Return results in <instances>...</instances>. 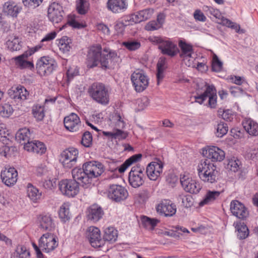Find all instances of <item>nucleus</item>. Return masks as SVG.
<instances>
[{
	"label": "nucleus",
	"mask_w": 258,
	"mask_h": 258,
	"mask_svg": "<svg viewBox=\"0 0 258 258\" xmlns=\"http://www.w3.org/2000/svg\"><path fill=\"white\" fill-rule=\"evenodd\" d=\"M158 48L162 54L170 57L174 56L177 52L176 44L169 40H164Z\"/></svg>",
	"instance_id": "nucleus-22"
},
{
	"label": "nucleus",
	"mask_w": 258,
	"mask_h": 258,
	"mask_svg": "<svg viewBox=\"0 0 258 258\" xmlns=\"http://www.w3.org/2000/svg\"><path fill=\"white\" fill-rule=\"evenodd\" d=\"M163 164L159 162H152L146 168V173L148 178L152 180H156L162 172Z\"/></svg>",
	"instance_id": "nucleus-18"
},
{
	"label": "nucleus",
	"mask_w": 258,
	"mask_h": 258,
	"mask_svg": "<svg viewBox=\"0 0 258 258\" xmlns=\"http://www.w3.org/2000/svg\"><path fill=\"white\" fill-rule=\"evenodd\" d=\"M67 24L73 28L77 29L82 28L85 26L83 23L78 22L74 15H71L69 17Z\"/></svg>",
	"instance_id": "nucleus-52"
},
{
	"label": "nucleus",
	"mask_w": 258,
	"mask_h": 258,
	"mask_svg": "<svg viewBox=\"0 0 258 258\" xmlns=\"http://www.w3.org/2000/svg\"><path fill=\"white\" fill-rule=\"evenodd\" d=\"M131 81L136 91L138 92L143 91L149 84L147 76L141 71L134 72L131 76Z\"/></svg>",
	"instance_id": "nucleus-12"
},
{
	"label": "nucleus",
	"mask_w": 258,
	"mask_h": 258,
	"mask_svg": "<svg viewBox=\"0 0 258 258\" xmlns=\"http://www.w3.org/2000/svg\"><path fill=\"white\" fill-rule=\"evenodd\" d=\"M29 252L25 247L20 246L17 248L12 258H29Z\"/></svg>",
	"instance_id": "nucleus-46"
},
{
	"label": "nucleus",
	"mask_w": 258,
	"mask_h": 258,
	"mask_svg": "<svg viewBox=\"0 0 258 258\" xmlns=\"http://www.w3.org/2000/svg\"><path fill=\"white\" fill-rule=\"evenodd\" d=\"M127 5L125 0H108L107 7L114 13H119L126 9Z\"/></svg>",
	"instance_id": "nucleus-24"
},
{
	"label": "nucleus",
	"mask_w": 258,
	"mask_h": 258,
	"mask_svg": "<svg viewBox=\"0 0 258 258\" xmlns=\"http://www.w3.org/2000/svg\"><path fill=\"white\" fill-rule=\"evenodd\" d=\"M102 134L104 136L108 137L111 139H125L126 137V135L124 134V132L118 129L116 130L113 132L103 131Z\"/></svg>",
	"instance_id": "nucleus-44"
},
{
	"label": "nucleus",
	"mask_w": 258,
	"mask_h": 258,
	"mask_svg": "<svg viewBox=\"0 0 258 258\" xmlns=\"http://www.w3.org/2000/svg\"><path fill=\"white\" fill-rule=\"evenodd\" d=\"M205 91L201 95L195 97L196 101L202 104L208 97L209 106L211 108H215L217 105V91L214 85H206Z\"/></svg>",
	"instance_id": "nucleus-8"
},
{
	"label": "nucleus",
	"mask_w": 258,
	"mask_h": 258,
	"mask_svg": "<svg viewBox=\"0 0 258 258\" xmlns=\"http://www.w3.org/2000/svg\"><path fill=\"white\" fill-rule=\"evenodd\" d=\"M78 154L77 149L69 148L61 153L60 161L64 168H71L76 164Z\"/></svg>",
	"instance_id": "nucleus-9"
},
{
	"label": "nucleus",
	"mask_w": 258,
	"mask_h": 258,
	"mask_svg": "<svg viewBox=\"0 0 258 258\" xmlns=\"http://www.w3.org/2000/svg\"><path fill=\"white\" fill-rule=\"evenodd\" d=\"M21 8L19 7L15 3L11 2L6 3L4 6V12L8 15L13 17H17L20 12Z\"/></svg>",
	"instance_id": "nucleus-31"
},
{
	"label": "nucleus",
	"mask_w": 258,
	"mask_h": 258,
	"mask_svg": "<svg viewBox=\"0 0 258 258\" xmlns=\"http://www.w3.org/2000/svg\"><path fill=\"white\" fill-rule=\"evenodd\" d=\"M219 115H221L222 118L226 121H230L232 118V111L230 110H218Z\"/></svg>",
	"instance_id": "nucleus-54"
},
{
	"label": "nucleus",
	"mask_w": 258,
	"mask_h": 258,
	"mask_svg": "<svg viewBox=\"0 0 258 258\" xmlns=\"http://www.w3.org/2000/svg\"><path fill=\"white\" fill-rule=\"evenodd\" d=\"M154 10L152 9H147L138 12L136 14H133L130 16L124 17L123 19L118 22L115 26V29L118 32H122L124 27L130 24V21L135 23L146 21L150 18L152 16Z\"/></svg>",
	"instance_id": "nucleus-4"
},
{
	"label": "nucleus",
	"mask_w": 258,
	"mask_h": 258,
	"mask_svg": "<svg viewBox=\"0 0 258 258\" xmlns=\"http://www.w3.org/2000/svg\"><path fill=\"white\" fill-rule=\"evenodd\" d=\"M21 41L19 38L14 35H11L9 36V39L7 41V45L9 49L12 51H17L20 50L21 45L20 44Z\"/></svg>",
	"instance_id": "nucleus-33"
},
{
	"label": "nucleus",
	"mask_w": 258,
	"mask_h": 258,
	"mask_svg": "<svg viewBox=\"0 0 258 258\" xmlns=\"http://www.w3.org/2000/svg\"><path fill=\"white\" fill-rule=\"evenodd\" d=\"M39 247L42 251L48 253L54 249L58 244L54 236L47 233L43 234L39 240Z\"/></svg>",
	"instance_id": "nucleus-10"
},
{
	"label": "nucleus",
	"mask_w": 258,
	"mask_h": 258,
	"mask_svg": "<svg viewBox=\"0 0 258 258\" xmlns=\"http://www.w3.org/2000/svg\"><path fill=\"white\" fill-rule=\"evenodd\" d=\"M140 202H145L150 197V194L147 189H143L138 194Z\"/></svg>",
	"instance_id": "nucleus-55"
},
{
	"label": "nucleus",
	"mask_w": 258,
	"mask_h": 258,
	"mask_svg": "<svg viewBox=\"0 0 258 258\" xmlns=\"http://www.w3.org/2000/svg\"><path fill=\"white\" fill-rule=\"evenodd\" d=\"M3 183L8 186L14 185L17 180L18 173L13 167L5 168L1 174Z\"/></svg>",
	"instance_id": "nucleus-19"
},
{
	"label": "nucleus",
	"mask_w": 258,
	"mask_h": 258,
	"mask_svg": "<svg viewBox=\"0 0 258 258\" xmlns=\"http://www.w3.org/2000/svg\"><path fill=\"white\" fill-rule=\"evenodd\" d=\"M237 230V235L239 239H243L246 238L249 234L248 229L244 223H237L235 226Z\"/></svg>",
	"instance_id": "nucleus-39"
},
{
	"label": "nucleus",
	"mask_w": 258,
	"mask_h": 258,
	"mask_svg": "<svg viewBox=\"0 0 258 258\" xmlns=\"http://www.w3.org/2000/svg\"><path fill=\"white\" fill-rule=\"evenodd\" d=\"M223 63L218 56L214 54L213 56L212 69L215 72H220L222 69Z\"/></svg>",
	"instance_id": "nucleus-49"
},
{
	"label": "nucleus",
	"mask_w": 258,
	"mask_h": 258,
	"mask_svg": "<svg viewBox=\"0 0 258 258\" xmlns=\"http://www.w3.org/2000/svg\"><path fill=\"white\" fill-rule=\"evenodd\" d=\"M32 114L37 121H41L45 116L44 107L39 105H34L32 108Z\"/></svg>",
	"instance_id": "nucleus-43"
},
{
	"label": "nucleus",
	"mask_w": 258,
	"mask_h": 258,
	"mask_svg": "<svg viewBox=\"0 0 258 258\" xmlns=\"http://www.w3.org/2000/svg\"><path fill=\"white\" fill-rule=\"evenodd\" d=\"M27 57V55L23 54L15 57L13 59L15 60L16 65L21 69L34 68L33 63L26 60Z\"/></svg>",
	"instance_id": "nucleus-29"
},
{
	"label": "nucleus",
	"mask_w": 258,
	"mask_h": 258,
	"mask_svg": "<svg viewBox=\"0 0 258 258\" xmlns=\"http://www.w3.org/2000/svg\"><path fill=\"white\" fill-rule=\"evenodd\" d=\"M180 181L182 187L186 192L197 194L201 189L200 183L187 176L183 175L181 177Z\"/></svg>",
	"instance_id": "nucleus-16"
},
{
	"label": "nucleus",
	"mask_w": 258,
	"mask_h": 258,
	"mask_svg": "<svg viewBox=\"0 0 258 258\" xmlns=\"http://www.w3.org/2000/svg\"><path fill=\"white\" fill-rule=\"evenodd\" d=\"M31 134L28 128H23L20 129L16 134L15 138L17 142L22 145H24L27 143L31 142L30 141Z\"/></svg>",
	"instance_id": "nucleus-27"
},
{
	"label": "nucleus",
	"mask_w": 258,
	"mask_h": 258,
	"mask_svg": "<svg viewBox=\"0 0 258 258\" xmlns=\"http://www.w3.org/2000/svg\"><path fill=\"white\" fill-rule=\"evenodd\" d=\"M122 45L131 51L136 50L141 47V43L137 40H132L123 42Z\"/></svg>",
	"instance_id": "nucleus-48"
},
{
	"label": "nucleus",
	"mask_w": 258,
	"mask_h": 258,
	"mask_svg": "<svg viewBox=\"0 0 258 258\" xmlns=\"http://www.w3.org/2000/svg\"><path fill=\"white\" fill-rule=\"evenodd\" d=\"M146 175L145 168L138 164L132 167L128 174V182L133 187L137 188L142 186L145 182Z\"/></svg>",
	"instance_id": "nucleus-6"
},
{
	"label": "nucleus",
	"mask_w": 258,
	"mask_h": 258,
	"mask_svg": "<svg viewBox=\"0 0 258 258\" xmlns=\"http://www.w3.org/2000/svg\"><path fill=\"white\" fill-rule=\"evenodd\" d=\"M64 12L62 7L58 3L53 2L48 8V18L53 23L57 24L62 21Z\"/></svg>",
	"instance_id": "nucleus-11"
},
{
	"label": "nucleus",
	"mask_w": 258,
	"mask_h": 258,
	"mask_svg": "<svg viewBox=\"0 0 258 258\" xmlns=\"http://www.w3.org/2000/svg\"><path fill=\"white\" fill-rule=\"evenodd\" d=\"M142 155L141 154H137L133 155L121 165L119 167H117L116 169L118 170L119 173H121L125 171L126 168L133 164L134 163L137 162L140 160L142 158Z\"/></svg>",
	"instance_id": "nucleus-32"
},
{
	"label": "nucleus",
	"mask_w": 258,
	"mask_h": 258,
	"mask_svg": "<svg viewBox=\"0 0 258 258\" xmlns=\"http://www.w3.org/2000/svg\"><path fill=\"white\" fill-rule=\"evenodd\" d=\"M161 26L159 25L156 21H151L148 23L145 26V29L147 31H154L160 28Z\"/></svg>",
	"instance_id": "nucleus-56"
},
{
	"label": "nucleus",
	"mask_w": 258,
	"mask_h": 258,
	"mask_svg": "<svg viewBox=\"0 0 258 258\" xmlns=\"http://www.w3.org/2000/svg\"><path fill=\"white\" fill-rule=\"evenodd\" d=\"M63 123L67 130L70 132H77L81 126V121L79 116L74 113L64 117Z\"/></svg>",
	"instance_id": "nucleus-20"
},
{
	"label": "nucleus",
	"mask_w": 258,
	"mask_h": 258,
	"mask_svg": "<svg viewBox=\"0 0 258 258\" xmlns=\"http://www.w3.org/2000/svg\"><path fill=\"white\" fill-rule=\"evenodd\" d=\"M230 80H231V82L237 85H241L244 81L243 78L239 76L231 77Z\"/></svg>",
	"instance_id": "nucleus-64"
},
{
	"label": "nucleus",
	"mask_w": 258,
	"mask_h": 258,
	"mask_svg": "<svg viewBox=\"0 0 258 258\" xmlns=\"http://www.w3.org/2000/svg\"><path fill=\"white\" fill-rule=\"evenodd\" d=\"M56 181L55 179L52 180L50 179L46 180L43 183V186L45 188L51 189L56 186Z\"/></svg>",
	"instance_id": "nucleus-62"
},
{
	"label": "nucleus",
	"mask_w": 258,
	"mask_h": 258,
	"mask_svg": "<svg viewBox=\"0 0 258 258\" xmlns=\"http://www.w3.org/2000/svg\"><path fill=\"white\" fill-rule=\"evenodd\" d=\"M230 211L232 214L239 219H244L249 215L247 209L237 200H233L230 203Z\"/></svg>",
	"instance_id": "nucleus-17"
},
{
	"label": "nucleus",
	"mask_w": 258,
	"mask_h": 258,
	"mask_svg": "<svg viewBox=\"0 0 258 258\" xmlns=\"http://www.w3.org/2000/svg\"><path fill=\"white\" fill-rule=\"evenodd\" d=\"M194 17L196 20L201 22H205L207 19L204 14L199 10H196L194 14Z\"/></svg>",
	"instance_id": "nucleus-59"
},
{
	"label": "nucleus",
	"mask_w": 258,
	"mask_h": 258,
	"mask_svg": "<svg viewBox=\"0 0 258 258\" xmlns=\"http://www.w3.org/2000/svg\"><path fill=\"white\" fill-rule=\"evenodd\" d=\"M248 158L254 160L258 157V148H251L247 151Z\"/></svg>",
	"instance_id": "nucleus-57"
},
{
	"label": "nucleus",
	"mask_w": 258,
	"mask_h": 258,
	"mask_svg": "<svg viewBox=\"0 0 258 258\" xmlns=\"http://www.w3.org/2000/svg\"><path fill=\"white\" fill-rule=\"evenodd\" d=\"M27 196L33 202H36L41 196V192L32 184L28 183L27 186Z\"/></svg>",
	"instance_id": "nucleus-37"
},
{
	"label": "nucleus",
	"mask_w": 258,
	"mask_h": 258,
	"mask_svg": "<svg viewBox=\"0 0 258 258\" xmlns=\"http://www.w3.org/2000/svg\"><path fill=\"white\" fill-rule=\"evenodd\" d=\"M81 143L85 147H90L92 145V136L89 132L86 131L83 134Z\"/></svg>",
	"instance_id": "nucleus-50"
},
{
	"label": "nucleus",
	"mask_w": 258,
	"mask_h": 258,
	"mask_svg": "<svg viewBox=\"0 0 258 258\" xmlns=\"http://www.w3.org/2000/svg\"><path fill=\"white\" fill-rule=\"evenodd\" d=\"M13 112V108L9 104L5 103L0 106V114L4 117H9Z\"/></svg>",
	"instance_id": "nucleus-47"
},
{
	"label": "nucleus",
	"mask_w": 258,
	"mask_h": 258,
	"mask_svg": "<svg viewBox=\"0 0 258 258\" xmlns=\"http://www.w3.org/2000/svg\"><path fill=\"white\" fill-rule=\"evenodd\" d=\"M88 92L92 99L97 103L102 105L108 104L109 94L104 84L94 83L89 88Z\"/></svg>",
	"instance_id": "nucleus-5"
},
{
	"label": "nucleus",
	"mask_w": 258,
	"mask_h": 258,
	"mask_svg": "<svg viewBox=\"0 0 258 258\" xmlns=\"http://www.w3.org/2000/svg\"><path fill=\"white\" fill-rule=\"evenodd\" d=\"M117 53L106 48L102 51L100 45L92 46L88 55L87 66L90 68L100 65L103 70L108 69L110 67L112 60L117 58Z\"/></svg>",
	"instance_id": "nucleus-2"
},
{
	"label": "nucleus",
	"mask_w": 258,
	"mask_h": 258,
	"mask_svg": "<svg viewBox=\"0 0 258 258\" xmlns=\"http://www.w3.org/2000/svg\"><path fill=\"white\" fill-rule=\"evenodd\" d=\"M25 150L29 151L36 153V154L42 155L46 151V147L44 144L38 141H31V142L25 144L24 147Z\"/></svg>",
	"instance_id": "nucleus-25"
},
{
	"label": "nucleus",
	"mask_w": 258,
	"mask_h": 258,
	"mask_svg": "<svg viewBox=\"0 0 258 258\" xmlns=\"http://www.w3.org/2000/svg\"><path fill=\"white\" fill-rule=\"evenodd\" d=\"M40 227L44 230L51 231L54 228V223L49 215H42L39 218Z\"/></svg>",
	"instance_id": "nucleus-30"
},
{
	"label": "nucleus",
	"mask_w": 258,
	"mask_h": 258,
	"mask_svg": "<svg viewBox=\"0 0 258 258\" xmlns=\"http://www.w3.org/2000/svg\"><path fill=\"white\" fill-rule=\"evenodd\" d=\"M247 133L253 136L258 135V124L250 118L245 119L242 123Z\"/></svg>",
	"instance_id": "nucleus-28"
},
{
	"label": "nucleus",
	"mask_w": 258,
	"mask_h": 258,
	"mask_svg": "<svg viewBox=\"0 0 258 258\" xmlns=\"http://www.w3.org/2000/svg\"><path fill=\"white\" fill-rule=\"evenodd\" d=\"M157 212L165 217H172L176 212V206L169 200H164L158 204L156 207Z\"/></svg>",
	"instance_id": "nucleus-13"
},
{
	"label": "nucleus",
	"mask_w": 258,
	"mask_h": 258,
	"mask_svg": "<svg viewBox=\"0 0 258 258\" xmlns=\"http://www.w3.org/2000/svg\"><path fill=\"white\" fill-rule=\"evenodd\" d=\"M230 92L234 97H237L242 94L243 89L238 86H232L230 88Z\"/></svg>",
	"instance_id": "nucleus-58"
},
{
	"label": "nucleus",
	"mask_w": 258,
	"mask_h": 258,
	"mask_svg": "<svg viewBox=\"0 0 258 258\" xmlns=\"http://www.w3.org/2000/svg\"><path fill=\"white\" fill-rule=\"evenodd\" d=\"M198 175L205 182L213 183L218 179L217 167L208 159L202 160L197 167Z\"/></svg>",
	"instance_id": "nucleus-3"
},
{
	"label": "nucleus",
	"mask_w": 258,
	"mask_h": 258,
	"mask_svg": "<svg viewBox=\"0 0 258 258\" xmlns=\"http://www.w3.org/2000/svg\"><path fill=\"white\" fill-rule=\"evenodd\" d=\"M148 39L151 42L154 44H158V46L160 45L161 43H162L164 40V39L161 37L154 36L149 37Z\"/></svg>",
	"instance_id": "nucleus-63"
},
{
	"label": "nucleus",
	"mask_w": 258,
	"mask_h": 258,
	"mask_svg": "<svg viewBox=\"0 0 258 258\" xmlns=\"http://www.w3.org/2000/svg\"><path fill=\"white\" fill-rule=\"evenodd\" d=\"M239 161H236V160H231L229 161L227 166L228 168H229L230 170L233 172L237 171L239 169Z\"/></svg>",
	"instance_id": "nucleus-60"
},
{
	"label": "nucleus",
	"mask_w": 258,
	"mask_h": 258,
	"mask_svg": "<svg viewBox=\"0 0 258 258\" xmlns=\"http://www.w3.org/2000/svg\"><path fill=\"white\" fill-rule=\"evenodd\" d=\"M103 164L96 161L84 163L82 168H74L72 171L73 179H63L59 183L62 194L69 197H74L79 192V183L88 184L93 178L100 176L104 172Z\"/></svg>",
	"instance_id": "nucleus-1"
},
{
	"label": "nucleus",
	"mask_w": 258,
	"mask_h": 258,
	"mask_svg": "<svg viewBox=\"0 0 258 258\" xmlns=\"http://www.w3.org/2000/svg\"><path fill=\"white\" fill-rule=\"evenodd\" d=\"M128 196L127 190L122 186L117 184L111 185L108 189V197L115 202L125 200Z\"/></svg>",
	"instance_id": "nucleus-15"
},
{
	"label": "nucleus",
	"mask_w": 258,
	"mask_h": 258,
	"mask_svg": "<svg viewBox=\"0 0 258 258\" xmlns=\"http://www.w3.org/2000/svg\"><path fill=\"white\" fill-rule=\"evenodd\" d=\"M220 194L221 192L218 191H208L204 199L200 203V205L202 206L214 201L219 197Z\"/></svg>",
	"instance_id": "nucleus-38"
},
{
	"label": "nucleus",
	"mask_w": 258,
	"mask_h": 258,
	"mask_svg": "<svg viewBox=\"0 0 258 258\" xmlns=\"http://www.w3.org/2000/svg\"><path fill=\"white\" fill-rule=\"evenodd\" d=\"M137 103L140 106L141 109L149 105V102L148 99L146 97H143L139 98L137 100Z\"/></svg>",
	"instance_id": "nucleus-61"
},
{
	"label": "nucleus",
	"mask_w": 258,
	"mask_h": 258,
	"mask_svg": "<svg viewBox=\"0 0 258 258\" xmlns=\"http://www.w3.org/2000/svg\"><path fill=\"white\" fill-rule=\"evenodd\" d=\"M228 131V126L227 123L224 122H220L217 125L216 136L221 138L227 133Z\"/></svg>",
	"instance_id": "nucleus-45"
},
{
	"label": "nucleus",
	"mask_w": 258,
	"mask_h": 258,
	"mask_svg": "<svg viewBox=\"0 0 258 258\" xmlns=\"http://www.w3.org/2000/svg\"><path fill=\"white\" fill-rule=\"evenodd\" d=\"M142 222L145 227L154 228L159 222V220L156 219L150 218L147 216H143L142 218Z\"/></svg>",
	"instance_id": "nucleus-51"
},
{
	"label": "nucleus",
	"mask_w": 258,
	"mask_h": 258,
	"mask_svg": "<svg viewBox=\"0 0 258 258\" xmlns=\"http://www.w3.org/2000/svg\"><path fill=\"white\" fill-rule=\"evenodd\" d=\"M10 97L15 100H25L29 95L26 88L22 86L13 87L8 91Z\"/></svg>",
	"instance_id": "nucleus-21"
},
{
	"label": "nucleus",
	"mask_w": 258,
	"mask_h": 258,
	"mask_svg": "<svg viewBox=\"0 0 258 258\" xmlns=\"http://www.w3.org/2000/svg\"><path fill=\"white\" fill-rule=\"evenodd\" d=\"M58 215L59 218L63 222H66L70 219L71 215L68 205L63 204L60 207L58 211Z\"/></svg>",
	"instance_id": "nucleus-41"
},
{
	"label": "nucleus",
	"mask_w": 258,
	"mask_h": 258,
	"mask_svg": "<svg viewBox=\"0 0 258 258\" xmlns=\"http://www.w3.org/2000/svg\"><path fill=\"white\" fill-rule=\"evenodd\" d=\"M117 236V231L113 227H109L105 229L102 239L112 243L116 240Z\"/></svg>",
	"instance_id": "nucleus-34"
},
{
	"label": "nucleus",
	"mask_w": 258,
	"mask_h": 258,
	"mask_svg": "<svg viewBox=\"0 0 258 258\" xmlns=\"http://www.w3.org/2000/svg\"><path fill=\"white\" fill-rule=\"evenodd\" d=\"M86 237L92 246L100 247L104 245V240L101 238L100 230L95 227H90L86 232Z\"/></svg>",
	"instance_id": "nucleus-14"
},
{
	"label": "nucleus",
	"mask_w": 258,
	"mask_h": 258,
	"mask_svg": "<svg viewBox=\"0 0 258 258\" xmlns=\"http://www.w3.org/2000/svg\"><path fill=\"white\" fill-rule=\"evenodd\" d=\"M71 40L67 36L62 37L59 41L58 46L60 50L62 51L63 52H69L71 48H72V46L71 45Z\"/></svg>",
	"instance_id": "nucleus-42"
},
{
	"label": "nucleus",
	"mask_w": 258,
	"mask_h": 258,
	"mask_svg": "<svg viewBox=\"0 0 258 258\" xmlns=\"http://www.w3.org/2000/svg\"><path fill=\"white\" fill-rule=\"evenodd\" d=\"M206 154L208 159L213 162H220L224 160L225 156L224 151L216 146L208 147Z\"/></svg>",
	"instance_id": "nucleus-23"
},
{
	"label": "nucleus",
	"mask_w": 258,
	"mask_h": 258,
	"mask_svg": "<svg viewBox=\"0 0 258 258\" xmlns=\"http://www.w3.org/2000/svg\"><path fill=\"white\" fill-rule=\"evenodd\" d=\"M104 214L102 208L97 205H93L88 209L87 217L89 220L96 222L98 221Z\"/></svg>",
	"instance_id": "nucleus-26"
},
{
	"label": "nucleus",
	"mask_w": 258,
	"mask_h": 258,
	"mask_svg": "<svg viewBox=\"0 0 258 258\" xmlns=\"http://www.w3.org/2000/svg\"><path fill=\"white\" fill-rule=\"evenodd\" d=\"M89 3L88 0H78L76 2V9L79 14H86L89 9Z\"/></svg>",
	"instance_id": "nucleus-40"
},
{
	"label": "nucleus",
	"mask_w": 258,
	"mask_h": 258,
	"mask_svg": "<svg viewBox=\"0 0 258 258\" xmlns=\"http://www.w3.org/2000/svg\"><path fill=\"white\" fill-rule=\"evenodd\" d=\"M43 0H22L24 6L29 8H35L38 7Z\"/></svg>",
	"instance_id": "nucleus-53"
},
{
	"label": "nucleus",
	"mask_w": 258,
	"mask_h": 258,
	"mask_svg": "<svg viewBox=\"0 0 258 258\" xmlns=\"http://www.w3.org/2000/svg\"><path fill=\"white\" fill-rule=\"evenodd\" d=\"M166 67V58L164 57H161L157 64V73L156 74V76L158 85L159 84L160 81L162 80L164 77L163 72Z\"/></svg>",
	"instance_id": "nucleus-36"
},
{
	"label": "nucleus",
	"mask_w": 258,
	"mask_h": 258,
	"mask_svg": "<svg viewBox=\"0 0 258 258\" xmlns=\"http://www.w3.org/2000/svg\"><path fill=\"white\" fill-rule=\"evenodd\" d=\"M56 67V63L54 60L48 56L41 57L36 64L37 73L41 76L50 75Z\"/></svg>",
	"instance_id": "nucleus-7"
},
{
	"label": "nucleus",
	"mask_w": 258,
	"mask_h": 258,
	"mask_svg": "<svg viewBox=\"0 0 258 258\" xmlns=\"http://www.w3.org/2000/svg\"><path fill=\"white\" fill-rule=\"evenodd\" d=\"M179 46L181 49L180 57L184 58H189L191 57V54L193 53V49L191 45L186 43L182 40H180L179 42Z\"/></svg>",
	"instance_id": "nucleus-35"
}]
</instances>
